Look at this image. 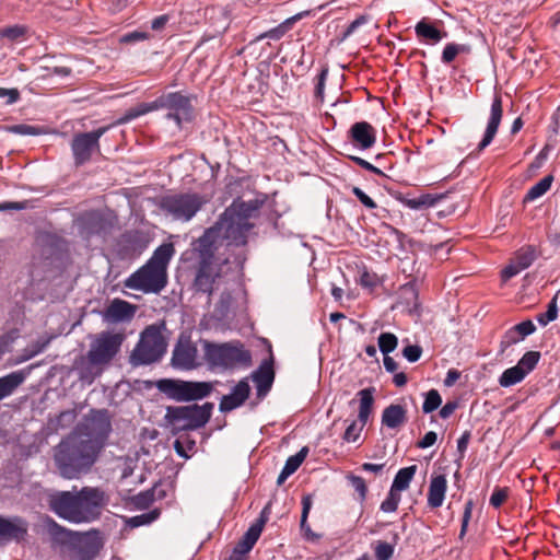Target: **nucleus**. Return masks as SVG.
Wrapping results in <instances>:
<instances>
[{"label":"nucleus","instance_id":"nucleus-1","mask_svg":"<svg viewBox=\"0 0 560 560\" xmlns=\"http://www.w3.org/2000/svg\"><path fill=\"white\" fill-rule=\"evenodd\" d=\"M105 491L83 487L78 492L59 491L49 495V509L59 517L75 524L96 521L107 504Z\"/></svg>","mask_w":560,"mask_h":560},{"label":"nucleus","instance_id":"nucleus-2","mask_svg":"<svg viewBox=\"0 0 560 560\" xmlns=\"http://www.w3.org/2000/svg\"><path fill=\"white\" fill-rule=\"evenodd\" d=\"M254 224L241 218L237 213H228V208L214 225L205 231L196 242L195 249L203 252L208 257H214L222 246H243Z\"/></svg>","mask_w":560,"mask_h":560},{"label":"nucleus","instance_id":"nucleus-3","mask_svg":"<svg viewBox=\"0 0 560 560\" xmlns=\"http://www.w3.org/2000/svg\"><path fill=\"white\" fill-rule=\"evenodd\" d=\"M100 452L75 433L62 439L54 450V460L59 474L66 479L78 478L95 464Z\"/></svg>","mask_w":560,"mask_h":560},{"label":"nucleus","instance_id":"nucleus-4","mask_svg":"<svg viewBox=\"0 0 560 560\" xmlns=\"http://www.w3.org/2000/svg\"><path fill=\"white\" fill-rule=\"evenodd\" d=\"M125 339L124 332L102 331L97 334L91 341L86 353L88 365L80 368V380L92 383L94 380L92 368L108 365L119 353Z\"/></svg>","mask_w":560,"mask_h":560},{"label":"nucleus","instance_id":"nucleus-5","mask_svg":"<svg viewBox=\"0 0 560 560\" xmlns=\"http://www.w3.org/2000/svg\"><path fill=\"white\" fill-rule=\"evenodd\" d=\"M203 358L211 368L232 370L237 366H249L252 364L250 351L245 349L240 340L217 343L209 340H201Z\"/></svg>","mask_w":560,"mask_h":560},{"label":"nucleus","instance_id":"nucleus-6","mask_svg":"<svg viewBox=\"0 0 560 560\" xmlns=\"http://www.w3.org/2000/svg\"><path fill=\"white\" fill-rule=\"evenodd\" d=\"M212 402L203 405L168 406L164 416L165 422L177 431H192L202 428L211 418Z\"/></svg>","mask_w":560,"mask_h":560},{"label":"nucleus","instance_id":"nucleus-7","mask_svg":"<svg viewBox=\"0 0 560 560\" xmlns=\"http://www.w3.org/2000/svg\"><path fill=\"white\" fill-rule=\"evenodd\" d=\"M166 351V341L155 325L148 326L131 352L130 362L133 365H147L161 360Z\"/></svg>","mask_w":560,"mask_h":560},{"label":"nucleus","instance_id":"nucleus-8","mask_svg":"<svg viewBox=\"0 0 560 560\" xmlns=\"http://www.w3.org/2000/svg\"><path fill=\"white\" fill-rule=\"evenodd\" d=\"M156 388L175 401H192L210 395L212 385L207 382H190L174 378L156 381Z\"/></svg>","mask_w":560,"mask_h":560},{"label":"nucleus","instance_id":"nucleus-9","mask_svg":"<svg viewBox=\"0 0 560 560\" xmlns=\"http://www.w3.org/2000/svg\"><path fill=\"white\" fill-rule=\"evenodd\" d=\"M206 202L205 197L197 192H180L164 196L160 208L174 220L188 222Z\"/></svg>","mask_w":560,"mask_h":560},{"label":"nucleus","instance_id":"nucleus-10","mask_svg":"<svg viewBox=\"0 0 560 560\" xmlns=\"http://www.w3.org/2000/svg\"><path fill=\"white\" fill-rule=\"evenodd\" d=\"M160 108L168 110L166 119L174 120L178 128H182L184 122H190L194 119L191 98L182 92L162 94L149 105L148 110Z\"/></svg>","mask_w":560,"mask_h":560},{"label":"nucleus","instance_id":"nucleus-11","mask_svg":"<svg viewBox=\"0 0 560 560\" xmlns=\"http://www.w3.org/2000/svg\"><path fill=\"white\" fill-rule=\"evenodd\" d=\"M112 431L110 416L107 409H92L75 433L93 445L100 453Z\"/></svg>","mask_w":560,"mask_h":560},{"label":"nucleus","instance_id":"nucleus-12","mask_svg":"<svg viewBox=\"0 0 560 560\" xmlns=\"http://www.w3.org/2000/svg\"><path fill=\"white\" fill-rule=\"evenodd\" d=\"M167 284V271L145 262L124 280V287L143 293H160Z\"/></svg>","mask_w":560,"mask_h":560},{"label":"nucleus","instance_id":"nucleus-13","mask_svg":"<svg viewBox=\"0 0 560 560\" xmlns=\"http://www.w3.org/2000/svg\"><path fill=\"white\" fill-rule=\"evenodd\" d=\"M198 253L200 260L192 281V290L196 294H206L207 304L210 305L212 293L220 290L225 281L218 271H214V257H208L203 252Z\"/></svg>","mask_w":560,"mask_h":560},{"label":"nucleus","instance_id":"nucleus-14","mask_svg":"<svg viewBox=\"0 0 560 560\" xmlns=\"http://www.w3.org/2000/svg\"><path fill=\"white\" fill-rule=\"evenodd\" d=\"M109 126L100 127L90 132L75 133L71 140V151L77 166L88 163L95 152H100V139Z\"/></svg>","mask_w":560,"mask_h":560},{"label":"nucleus","instance_id":"nucleus-15","mask_svg":"<svg viewBox=\"0 0 560 560\" xmlns=\"http://www.w3.org/2000/svg\"><path fill=\"white\" fill-rule=\"evenodd\" d=\"M198 350L190 339L180 338L172 353V365L180 370H192L200 364L197 362Z\"/></svg>","mask_w":560,"mask_h":560},{"label":"nucleus","instance_id":"nucleus-16","mask_svg":"<svg viewBox=\"0 0 560 560\" xmlns=\"http://www.w3.org/2000/svg\"><path fill=\"white\" fill-rule=\"evenodd\" d=\"M348 138L358 149L369 150L376 143V130L368 121H358L350 127Z\"/></svg>","mask_w":560,"mask_h":560},{"label":"nucleus","instance_id":"nucleus-17","mask_svg":"<svg viewBox=\"0 0 560 560\" xmlns=\"http://www.w3.org/2000/svg\"><path fill=\"white\" fill-rule=\"evenodd\" d=\"M28 525L22 517L5 518L0 516V540L21 542L25 539Z\"/></svg>","mask_w":560,"mask_h":560},{"label":"nucleus","instance_id":"nucleus-18","mask_svg":"<svg viewBox=\"0 0 560 560\" xmlns=\"http://www.w3.org/2000/svg\"><path fill=\"white\" fill-rule=\"evenodd\" d=\"M502 116H503L502 98H501L500 94H495L492 100V104H491V108H490V117H489V120L487 124L485 135L477 148L479 152L485 150L494 139V137L498 132L499 126L501 124Z\"/></svg>","mask_w":560,"mask_h":560},{"label":"nucleus","instance_id":"nucleus-19","mask_svg":"<svg viewBox=\"0 0 560 560\" xmlns=\"http://www.w3.org/2000/svg\"><path fill=\"white\" fill-rule=\"evenodd\" d=\"M252 380L256 386V395L258 399H264L275 381V370L272 358L264 360L259 368L253 372Z\"/></svg>","mask_w":560,"mask_h":560},{"label":"nucleus","instance_id":"nucleus-20","mask_svg":"<svg viewBox=\"0 0 560 560\" xmlns=\"http://www.w3.org/2000/svg\"><path fill=\"white\" fill-rule=\"evenodd\" d=\"M536 331V326L530 319L521 322L509 328L501 338L500 350L504 352L508 348L524 340Z\"/></svg>","mask_w":560,"mask_h":560},{"label":"nucleus","instance_id":"nucleus-21","mask_svg":"<svg viewBox=\"0 0 560 560\" xmlns=\"http://www.w3.org/2000/svg\"><path fill=\"white\" fill-rule=\"evenodd\" d=\"M136 306L127 301L115 299L106 307L104 319L108 323L128 322L133 318Z\"/></svg>","mask_w":560,"mask_h":560},{"label":"nucleus","instance_id":"nucleus-22","mask_svg":"<svg viewBox=\"0 0 560 560\" xmlns=\"http://www.w3.org/2000/svg\"><path fill=\"white\" fill-rule=\"evenodd\" d=\"M250 393V387L246 378L241 380L232 393L229 395H224L220 401V410L222 412L231 411L240 406H242L245 400L248 398Z\"/></svg>","mask_w":560,"mask_h":560},{"label":"nucleus","instance_id":"nucleus-23","mask_svg":"<svg viewBox=\"0 0 560 560\" xmlns=\"http://www.w3.org/2000/svg\"><path fill=\"white\" fill-rule=\"evenodd\" d=\"M267 196L261 195L248 201H234L228 207V213H237L241 218L249 222L250 219L257 217L259 209L266 202Z\"/></svg>","mask_w":560,"mask_h":560},{"label":"nucleus","instance_id":"nucleus-24","mask_svg":"<svg viewBox=\"0 0 560 560\" xmlns=\"http://www.w3.org/2000/svg\"><path fill=\"white\" fill-rule=\"evenodd\" d=\"M447 489V480L444 475H436L431 478L428 491V506L438 509L443 504Z\"/></svg>","mask_w":560,"mask_h":560},{"label":"nucleus","instance_id":"nucleus-25","mask_svg":"<svg viewBox=\"0 0 560 560\" xmlns=\"http://www.w3.org/2000/svg\"><path fill=\"white\" fill-rule=\"evenodd\" d=\"M407 421V410L401 405L392 404L383 410L382 424L389 429H398Z\"/></svg>","mask_w":560,"mask_h":560},{"label":"nucleus","instance_id":"nucleus-26","mask_svg":"<svg viewBox=\"0 0 560 560\" xmlns=\"http://www.w3.org/2000/svg\"><path fill=\"white\" fill-rule=\"evenodd\" d=\"M415 32L418 38L432 45L438 44L447 36L446 32L436 28L432 23L424 19L416 24Z\"/></svg>","mask_w":560,"mask_h":560},{"label":"nucleus","instance_id":"nucleus-27","mask_svg":"<svg viewBox=\"0 0 560 560\" xmlns=\"http://www.w3.org/2000/svg\"><path fill=\"white\" fill-rule=\"evenodd\" d=\"M25 378L26 374L24 371H14L0 377V401L11 396Z\"/></svg>","mask_w":560,"mask_h":560},{"label":"nucleus","instance_id":"nucleus-28","mask_svg":"<svg viewBox=\"0 0 560 560\" xmlns=\"http://www.w3.org/2000/svg\"><path fill=\"white\" fill-rule=\"evenodd\" d=\"M374 387H368L364 389H361L358 393V396L360 397V407H359V413H358V420L360 422V427L364 428L366 424L369 417L372 412L373 404H374Z\"/></svg>","mask_w":560,"mask_h":560},{"label":"nucleus","instance_id":"nucleus-29","mask_svg":"<svg viewBox=\"0 0 560 560\" xmlns=\"http://www.w3.org/2000/svg\"><path fill=\"white\" fill-rule=\"evenodd\" d=\"M220 291V299L214 307V313L218 319H225L230 312L233 304V295H232V289L229 285L228 282H224L221 287Z\"/></svg>","mask_w":560,"mask_h":560},{"label":"nucleus","instance_id":"nucleus-30","mask_svg":"<svg viewBox=\"0 0 560 560\" xmlns=\"http://www.w3.org/2000/svg\"><path fill=\"white\" fill-rule=\"evenodd\" d=\"M444 197V194H423L416 198L405 199L404 205L412 210H422L435 206Z\"/></svg>","mask_w":560,"mask_h":560},{"label":"nucleus","instance_id":"nucleus-31","mask_svg":"<svg viewBox=\"0 0 560 560\" xmlns=\"http://www.w3.org/2000/svg\"><path fill=\"white\" fill-rule=\"evenodd\" d=\"M174 254V247L172 244H163L159 246L152 257L147 261L150 265L156 267L161 271H166L167 265Z\"/></svg>","mask_w":560,"mask_h":560},{"label":"nucleus","instance_id":"nucleus-32","mask_svg":"<svg viewBox=\"0 0 560 560\" xmlns=\"http://www.w3.org/2000/svg\"><path fill=\"white\" fill-rule=\"evenodd\" d=\"M48 533L51 536L54 541L61 544V545L72 542L74 540V538H79L78 533L71 532V530L62 527L54 520H50L48 522Z\"/></svg>","mask_w":560,"mask_h":560},{"label":"nucleus","instance_id":"nucleus-33","mask_svg":"<svg viewBox=\"0 0 560 560\" xmlns=\"http://www.w3.org/2000/svg\"><path fill=\"white\" fill-rule=\"evenodd\" d=\"M471 52V46L468 44L448 43L445 45L441 60L445 65H451L457 56L469 55Z\"/></svg>","mask_w":560,"mask_h":560},{"label":"nucleus","instance_id":"nucleus-34","mask_svg":"<svg viewBox=\"0 0 560 560\" xmlns=\"http://www.w3.org/2000/svg\"><path fill=\"white\" fill-rule=\"evenodd\" d=\"M312 504H313L312 495L311 494L303 495L300 528H301L304 537L310 540H314L315 538H318V536L312 532L311 526L307 523V517H308L310 511L312 509Z\"/></svg>","mask_w":560,"mask_h":560},{"label":"nucleus","instance_id":"nucleus-35","mask_svg":"<svg viewBox=\"0 0 560 560\" xmlns=\"http://www.w3.org/2000/svg\"><path fill=\"white\" fill-rule=\"evenodd\" d=\"M417 466L411 465L405 468H401L397 471L394 481L392 483L393 489L397 490L398 492H401L409 488V485L416 475Z\"/></svg>","mask_w":560,"mask_h":560},{"label":"nucleus","instance_id":"nucleus-36","mask_svg":"<svg viewBox=\"0 0 560 560\" xmlns=\"http://www.w3.org/2000/svg\"><path fill=\"white\" fill-rule=\"evenodd\" d=\"M526 377L525 372L521 370L517 365L506 369L501 376L499 377V384L502 387H510L520 382H522Z\"/></svg>","mask_w":560,"mask_h":560},{"label":"nucleus","instance_id":"nucleus-37","mask_svg":"<svg viewBox=\"0 0 560 560\" xmlns=\"http://www.w3.org/2000/svg\"><path fill=\"white\" fill-rule=\"evenodd\" d=\"M553 182L552 175H547L536 183L526 194L525 201H533L545 195L551 187Z\"/></svg>","mask_w":560,"mask_h":560},{"label":"nucleus","instance_id":"nucleus-38","mask_svg":"<svg viewBox=\"0 0 560 560\" xmlns=\"http://www.w3.org/2000/svg\"><path fill=\"white\" fill-rule=\"evenodd\" d=\"M536 259V252H535V248L533 246H526V247H523L521 248L513 261L518 266V269H526L528 268L533 262L534 260Z\"/></svg>","mask_w":560,"mask_h":560},{"label":"nucleus","instance_id":"nucleus-39","mask_svg":"<svg viewBox=\"0 0 560 560\" xmlns=\"http://www.w3.org/2000/svg\"><path fill=\"white\" fill-rule=\"evenodd\" d=\"M83 224L89 235L100 234L104 229V219L97 213H89L83 218Z\"/></svg>","mask_w":560,"mask_h":560},{"label":"nucleus","instance_id":"nucleus-40","mask_svg":"<svg viewBox=\"0 0 560 560\" xmlns=\"http://www.w3.org/2000/svg\"><path fill=\"white\" fill-rule=\"evenodd\" d=\"M558 317V293L548 303L547 311L536 316L537 322L541 326H547L550 322L556 320Z\"/></svg>","mask_w":560,"mask_h":560},{"label":"nucleus","instance_id":"nucleus-41","mask_svg":"<svg viewBox=\"0 0 560 560\" xmlns=\"http://www.w3.org/2000/svg\"><path fill=\"white\" fill-rule=\"evenodd\" d=\"M540 352L527 351L517 362V366L525 372V375L530 373L540 360Z\"/></svg>","mask_w":560,"mask_h":560},{"label":"nucleus","instance_id":"nucleus-42","mask_svg":"<svg viewBox=\"0 0 560 560\" xmlns=\"http://www.w3.org/2000/svg\"><path fill=\"white\" fill-rule=\"evenodd\" d=\"M398 345V338L392 332H382L378 336V348L383 354H389Z\"/></svg>","mask_w":560,"mask_h":560},{"label":"nucleus","instance_id":"nucleus-43","mask_svg":"<svg viewBox=\"0 0 560 560\" xmlns=\"http://www.w3.org/2000/svg\"><path fill=\"white\" fill-rule=\"evenodd\" d=\"M442 404V397L436 389H430L425 394V399L422 405V411L424 413H431L436 410Z\"/></svg>","mask_w":560,"mask_h":560},{"label":"nucleus","instance_id":"nucleus-44","mask_svg":"<svg viewBox=\"0 0 560 560\" xmlns=\"http://www.w3.org/2000/svg\"><path fill=\"white\" fill-rule=\"evenodd\" d=\"M100 550V544L94 539H86L79 549L80 560H92Z\"/></svg>","mask_w":560,"mask_h":560},{"label":"nucleus","instance_id":"nucleus-45","mask_svg":"<svg viewBox=\"0 0 560 560\" xmlns=\"http://www.w3.org/2000/svg\"><path fill=\"white\" fill-rule=\"evenodd\" d=\"M400 492L390 488L386 499L381 504V510L386 513L395 512L400 502Z\"/></svg>","mask_w":560,"mask_h":560},{"label":"nucleus","instance_id":"nucleus-46","mask_svg":"<svg viewBox=\"0 0 560 560\" xmlns=\"http://www.w3.org/2000/svg\"><path fill=\"white\" fill-rule=\"evenodd\" d=\"M156 491L158 486H154L152 489L138 493L133 499L136 505L141 509L149 508L155 501Z\"/></svg>","mask_w":560,"mask_h":560},{"label":"nucleus","instance_id":"nucleus-47","mask_svg":"<svg viewBox=\"0 0 560 560\" xmlns=\"http://www.w3.org/2000/svg\"><path fill=\"white\" fill-rule=\"evenodd\" d=\"M510 494V489L508 487H495L492 491V494L489 499V503L494 509H499L503 505Z\"/></svg>","mask_w":560,"mask_h":560},{"label":"nucleus","instance_id":"nucleus-48","mask_svg":"<svg viewBox=\"0 0 560 560\" xmlns=\"http://www.w3.org/2000/svg\"><path fill=\"white\" fill-rule=\"evenodd\" d=\"M347 479L349 480L350 485L354 488V490L359 493L360 501L363 502L366 499L368 494V487L365 480L362 477L353 474H349L347 476Z\"/></svg>","mask_w":560,"mask_h":560},{"label":"nucleus","instance_id":"nucleus-49","mask_svg":"<svg viewBox=\"0 0 560 560\" xmlns=\"http://www.w3.org/2000/svg\"><path fill=\"white\" fill-rule=\"evenodd\" d=\"M359 283L372 292L380 284V280L376 273L364 269L360 275Z\"/></svg>","mask_w":560,"mask_h":560},{"label":"nucleus","instance_id":"nucleus-50","mask_svg":"<svg viewBox=\"0 0 560 560\" xmlns=\"http://www.w3.org/2000/svg\"><path fill=\"white\" fill-rule=\"evenodd\" d=\"M374 551L377 560H389L394 553V546L380 540L377 541Z\"/></svg>","mask_w":560,"mask_h":560},{"label":"nucleus","instance_id":"nucleus-51","mask_svg":"<svg viewBox=\"0 0 560 560\" xmlns=\"http://www.w3.org/2000/svg\"><path fill=\"white\" fill-rule=\"evenodd\" d=\"M253 547L254 546L252 544L242 538L233 549L230 557L236 560H246V555L253 549Z\"/></svg>","mask_w":560,"mask_h":560},{"label":"nucleus","instance_id":"nucleus-52","mask_svg":"<svg viewBox=\"0 0 560 560\" xmlns=\"http://www.w3.org/2000/svg\"><path fill=\"white\" fill-rule=\"evenodd\" d=\"M25 34V28L20 25L9 26L0 31V36L8 38L12 42L22 38Z\"/></svg>","mask_w":560,"mask_h":560},{"label":"nucleus","instance_id":"nucleus-53","mask_svg":"<svg viewBox=\"0 0 560 560\" xmlns=\"http://www.w3.org/2000/svg\"><path fill=\"white\" fill-rule=\"evenodd\" d=\"M363 428L358 425L357 421H352L346 429L342 439L343 441L350 443L355 442L360 438Z\"/></svg>","mask_w":560,"mask_h":560},{"label":"nucleus","instance_id":"nucleus-54","mask_svg":"<svg viewBox=\"0 0 560 560\" xmlns=\"http://www.w3.org/2000/svg\"><path fill=\"white\" fill-rule=\"evenodd\" d=\"M260 524L261 523H253L242 538L255 546L262 532Z\"/></svg>","mask_w":560,"mask_h":560},{"label":"nucleus","instance_id":"nucleus-55","mask_svg":"<svg viewBox=\"0 0 560 560\" xmlns=\"http://www.w3.org/2000/svg\"><path fill=\"white\" fill-rule=\"evenodd\" d=\"M287 31H288L287 25L285 24H280L277 27H273V28L262 33L261 35L258 36L257 39L260 40V39H264V38H270V39H273V40H278V39H280L281 37L284 36Z\"/></svg>","mask_w":560,"mask_h":560},{"label":"nucleus","instance_id":"nucleus-56","mask_svg":"<svg viewBox=\"0 0 560 560\" xmlns=\"http://www.w3.org/2000/svg\"><path fill=\"white\" fill-rule=\"evenodd\" d=\"M472 509H474V503L471 500L467 501L465 503V508H464V513H463V518H462V526H460V533H459V537L462 538L466 532H467V527H468V524H469V521L471 518V514H472Z\"/></svg>","mask_w":560,"mask_h":560},{"label":"nucleus","instance_id":"nucleus-57","mask_svg":"<svg viewBox=\"0 0 560 560\" xmlns=\"http://www.w3.org/2000/svg\"><path fill=\"white\" fill-rule=\"evenodd\" d=\"M421 354L422 348L418 345H409L402 350V355L411 363L417 362Z\"/></svg>","mask_w":560,"mask_h":560},{"label":"nucleus","instance_id":"nucleus-58","mask_svg":"<svg viewBox=\"0 0 560 560\" xmlns=\"http://www.w3.org/2000/svg\"><path fill=\"white\" fill-rule=\"evenodd\" d=\"M352 194L360 200V202L362 205H364V207H366L368 209H375L377 206L375 203V201L369 197L361 188L359 187H353L352 188Z\"/></svg>","mask_w":560,"mask_h":560},{"label":"nucleus","instance_id":"nucleus-59","mask_svg":"<svg viewBox=\"0 0 560 560\" xmlns=\"http://www.w3.org/2000/svg\"><path fill=\"white\" fill-rule=\"evenodd\" d=\"M0 98H7V104L11 105L20 100V91L15 88L7 89L0 86Z\"/></svg>","mask_w":560,"mask_h":560},{"label":"nucleus","instance_id":"nucleus-60","mask_svg":"<svg viewBox=\"0 0 560 560\" xmlns=\"http://www.w3.org/2000/svg\"><path fill=\"white\" fill-rule=\"evenodd\" d=\"M366 16L360 15L354 21H352L347 28L345 30L341 40L347 39L349 36H351L361 25L366 23Z\"/></svg>","mask_w":560,"mask_h":560},{"label":"nucleus","instance_id":"nucleus-61","mask_svg":"<svg viewBox=\"0 0 560 560\" xmlns=\"http://www.w3.org/2000/svg\"><path fill=\"white\" fill-rule=\"evenodd\" d=\"M470 438H471L470 431H465L460 435V438L457 440V453L459 454L460 458H463L465 456Z\"/></svg>","mask_w":560,"mask_h":560},{"label":"nucleus","instance_id":"nucleus-62","mask_svg":"<svg viewBox=\"0 0 560 560\" xmlns=\"http://www.w3.org/2000/svg\"><path fill=\"white\" fill-rule=\"evenodd\" d=\"M327 75H328V68H323L320 73L317 77V84L315 86V95L317 97H323Z\"/></svg>","mask_w":560,"mask_h":560},{"label":"nucleus","instance_id":"nucleus-63","mask_svg":"<svg viewBox=\"0 0 560 560\" xmlns=\"http://www.w3.org/2000/svg\"><path fill=\"white\" fill-rule=\"evenodd\" d=\"M458 401L457 400H450L447 401L439 411V415L442 419L450 418L454 411L458 408Z\"/></svg>","mask_w":560,"mask_h":560},{"label":"nucleus","instance_id":"nucleus-64","mask_svg":"<svg viewBox=\"0 0 560 560\" xmlns=\"http://www.w3.org/2000/svg\"><path fill=\"white\" fill-rule=\"evenodd\" d=\"M438 434L433 431H429L417 443L419 448H428L435 444Z\"/></svg>","mask_w":560,"mask_h":560}]
</instances>
